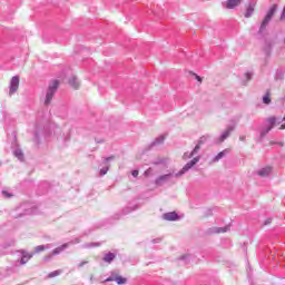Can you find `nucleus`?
Masks as SVG:
<instances>
[{
  "label": "nucleus",
  "mask_w": 285,
  "mask_h": 285,
  "mask_svg": "<svg viewBox=\"0 0 285 285\" xmlns=\"http://www.w3.org/2000/svg\"><path fill=\"white\" fill-rule=\"evenodd\" d=\"M266 124L268 126L261 130V139H264L268 135V132L272 131L273 128H275V124H277V118L275 116H272L266 119Z\"/></svg>",
  "instance_id": "20e7f679"
},
{
  "label": "nucleus",
  "mask_w": 285,
  "mask_h": 285,
  "mask_svg": "<svg viewBox=\"0 0 285 285\" xmlns=\"http://www.w3.org/2000/svg\"><path fill=\"white\" fill-rule=\"evenodd\" d=\"M58 89H59V80H52L51 83H49V87L47 89L45 106H50V102L52 101V97H55Z\"/></svg>",
  "instance_id": "f03ea898"
},
{
  "label": "nucleus",
  "mask_w": 285,
  "mask_h": 285,
  "mask_svg": "<svg viewBox=\"0 0 285 285\" xmlns=\"http://www.w3.org/2000/svg\"><path fill=\"white\" fill-rule=\"evenodd\" d=\"M13 137H17V134H16V132H13Z\"/></svg>",
  "instance_id": "c03bdc74"
},
{
  "label": "nucleus",
  "mask_w": 285,
  "mask_h": 285,
  "mask_svg": "<svg viewBox=\"0 0 285 285\" xmlns=\"http://www.w3.org/2000/svg\"><path fill=\"white\" fill-rule=\"evenodd\" d=\"M239 3H242V0H227L226 8H228V10H233V8H237Z\"/></svg>",
  "instance_id": "2eb2a0df"
},
{
  "label": "nucleus",
  "mask_w": 285,
  "mask_h": 285,
  "mask_svg": "<svg viewBox=\"0 0 285 285\" xmlns=\"http://www.w3.org/2000/svg\"><path fill=\"white\" fill-rule=\"evenodd\" d=\"M199 161V156L193 158L190 161H188L178 173H169V174H165L161 175L159 177H157L155 179V185L156 186H164L165 184H175V181L173 179H175V177H181V175H185L186 173H188V170H190L193 168V166H195L197 163Z\"/></svg>",
  "instance_id": "f257e3e1"
},
{
  "label": "nucleus",
  "mask_w": 285,
  "mask_h": 285,
  "mask_svg": "<svg viewBox=\"0 0 285 285\" xmlns=\"http://www.w3.org/2000/svg\"><path fill=\"white\" fill-rule=\"evenodd\" d=\"M108 170H110V165H106L105 167H102L100 169V177H104V175H107L108 174Z\"/></svg>",
  "instance_id": "5701e85b"
},
{
  "label": "nucleus",
  "mask_w": 285,
  "mask_h": 285,
  "mask_svg": "<svg viewBox=\"0 0 285 285\" xmlns=\"http://www.w3.org/2000/svg\"><path fill=\"white\" fill-rule=\"evenodd\" d=\"M52 258V256H47V257H45V262H49V259H51Z\"/></svg>",
  "instance_id": "4c0bfd02"
},
{
  "label": "nucleus",
  "mask_w": 285,
  "mask_h": 285,
  "mask_svg": "<svg viewBox=\"0 0 285 285\" xmlns=\"http://www.w3.org/2000/svg\"><path fill=\"white\" fill-rule=\"evenodd\" d=\"M145 176H148V170L145 171Z\"/></svg>",
  "instance_id": "79ce46f5"
},
{
  "label": "nucleus",
  "mask_w": 285,
  "mask_h": 285,
  "mask_svg": "<svg viewBox=\"0 0 285 285\" xmlns=\"http://www.w3.org/2000/svg\"><path fill=\"white\" fill-rule=\"evenodd\" d=\"M69 86H71V88H73L75 90L79 88V80H77V77L72 76L69 79Z\"/></svg>",
  "instance_id": "a211bd4d"
},
{
  "label": "nucleus",
  "mask_w": 285,
  "mask_h": 285,
  "mask_svg": "<svg viewBox=\"0 0 285 285\" xmlns=\"http://www.w3.org/2000/svg\"><path fill=\"white\" fill-rule=\"evenodd\" d=\"M36 137H39V134H38V132H36Z\"/></svg>",
  "instance_id": "37998d69"
},
{
  "label": "nucleus",
  "mask_w": 285,
  "mask_h": 285,
  "mask_svg": "<svg viewBox=\"0 0 285 285\" xmlns=\"http://www.w3.org/2000/svg\"><path fill=\"white\" fill-rule=\"evenodd\" d=\"M115 159V156H109L102 159V164H108L109 161H112Z\"/></svg>",
  "instance_id": "c756f323"
},
{
  "label": "nucleus",
  "mask_w": 285,
  "mask_h": 285,
  "mask_svg": "<svg viewBox=\"0 0 285 285\" xmlns=\"http://www.w3.org/2000/svg\"><path fill=\"white\" fill-rule=\"evenodd\" d=\"M255 12V4L249 3L246 8V12H245V19H250V17H253V13Z\"/></svg>",
  "instance_id": "4468645a"
},
{
  "label": "nucleus",
  "mask_w": 285,
  "mask_h": 285,
  "mask_svg": "<svg viewBox=\"0 0 285 285\" xmlns=\"http://www.w3.org/2000/svg\"><path fill=\"white\" fill-rule=\"evenodd\" d=\"M272 170L273 169L271 167H264V168H262L261 170L257 171V175L259 177H268V175H271Z\"/></svg>",
  "instance_id": "dca6fc26"
},
{
  "label": "nucleus",
  "mask_w": 285,
  "mask_h": 285,
  "mask_svg": "<svg viewBox=\"0 0 285 285\" xmlns=\"http://www.w3.org/2000/svg\"><path fill=\"white\" fill-rule=\"evenodd\" d=\"M86 264H88V261H82L78 264V268H83V266H86Z\"/></svg>",
  "instance_id": "2f4dec72"
},
{
  "label": "nucleus",
  "mask_w": 285,
  "mask_h": 285,
  "mask_svg": "<svg viewBox=\"0 0 285 285\" xmlns=\"http://www.w3.org/2000/svg\"><path fill=\"white\" fill-rule=\"evenodd\" d=\"M163 217L166 219V222H177V219H179V214L176 212H168L165 213Z\"/></svg>",
  "instance_id": "9d476101"
},
{
  "label": "nucleus",
  "mask_w": 285,
  "mask_h": 285,
  "mask_svg": "<svg viewBox=\"0 0 285 285\" xmlns=\"http://www.w3.org/2000/svg\"><path fill=\"white\" fill-rule=\"evenodd\" d=\"M13 156L17 157L19 161H23V150H21V148H16L13 150Z\"/></svg>",
  "instance_id": "6ab92c4d"
},
{
  "label": "nucleus",
  "mask_w": 285,
  "mask_h": 285,
  "mask_svg": "<svg viewBox=\"0 0 285 285\" xmlns=\"http://www.w3.org/2000/svg\"><path fill=\"white\" fill-rule=\"evenodd\" d=\"M239 141H246V136H239Z\"/></svg>",
  "instance_id": "e433bc0d"
},
{
  "label": "nucleus",
  "mask_w": 285,
  "mask_h": 285,
  "mask_svg": "<svg viewBox=\"0 0 285 285\" xmlns=\"http://www.w3.org/2000/svg\"><path fill=\"white\" fill-rule=\"evenodd\" d=\"M47 248H50V245H38L35 248V253H43V250H47Z\"/></svg>",
  "instance_id": "aec40b11"
},
{
  "label": "nucleus",
  "mask_w": 285,
  "mask_h": 285,
  "mask_svg": "<svg viewBox=\"0 0 285 285\" xmlns=\"http://www.w3.org/2000/svg\"><path fill=\"white\" fill-rule=\"evenodd\" d=\"M188 257H190V256L189 255H185V256H180L179 259L186 261V259H188Z\"/></svg>",
  "instance_id": "f704fd0d"
},
{
  "label": "nucleus",
  "mask_w": 285,
  "mask_h": 285,
  "mask_svg": "<svg viewBox=\"0 0 285 285\" xmlns=\"http://www.w3.org/2000/svg\"><path fill=\"white\" fill-rule=\"evenodd\" d=\"M204 138H200V140L198 141V144L195 146V148L191 150V153H185L183 156V159H190L191 157H195V155H197V153H199V150L202 149V144H204V141L202 140Z\"/></svg>",
  "instance_id": "0eeeda50"
},
{
  "label": "nucleus",
  "mask_w": 285,
  "mask_h": 285,
  "mask_svg": "<svg viewBox=\"0 0 285 285\" xmlns=\"http://www.w3.org/2000/svg\"><path fill=\"white\" fill-rule=\"evenodd\" d=\"M245 77H246L247 81H250V79H253V72H246Z\"/></svg>",
  "instance_id": "7c9ffc66"
},
{
  "label": "nucleus",
  "mask_w": 285,
  "mask_h": 285,
  "mask_svg": "<svg viewBox=\"0 0 285 285\" xmlns=\"http://www.w3.org/2000/svg\"><path fill=\"white\" fill-rule=\"evenodd\" d=\"M225 155H226V151H220V153H218V154L214 157L213 161H219V159H223V158L225 157Z\"/></svg>",
  "instance_id": "b1692460"
},
{
  "label": "nucleus",
  "mask_w": 285,
  "mask_h": 285,
  "mask_svg": "<svg viewBox=\"0 0 285 285\" xmlns=\"http://www.w3.org/2000/svg\"><path fill=\"white\" fill-rule=\"evenodd\" d=\"M195 77H196L197 81H202V77H199L197 75H195Z\"/></svg>",
  "instance_id": "58836bf2"
},
{
  "label": "nucleus",
  "mask_w": 285,
  "mask_h": 285,
  "mask_svg": "<svg viewBox=\"0 0 285 285\" xmlns=\"http://www.w3.org/2000/svg\"><path fill=\"white\" fill-rule=\"evenodd\" d=\"M228 230H230V225H227L225 227H213V228H208L206 230L207 235H217L219 233H228Z\"/></svg>",
  "instance_id": "423d86ee"
},
{
  "label": "nucleus",
  "mask_w": 285,
  "mask_h": 285,
  "mask_svg": "<svg viewBox=\"0 0 285 285\" xmlns=\"http://www.w3.org/2000/svg\"><path fill=\"white\" fill-rule=\"evenodd\" d=\"M35 254H30L26 250H21V259H20V264L23 266L24 264H28V262H30V259H32Z\"/></svg>",
  "instance_id": "9b49d317"
},
{
  "label": "nucleus",
  "mask_w": 285,
  "mask_h": 285,
  "mask_svg": "<svg viewBox=\"0 0 285 285\" xmlns=\"http://www.w3.org/2000/svg\"><path fill=\"white\" fill-rule=\"evenodd\" d=\"M97 246H101V243H89L85 244L83 248H96Z\"/></svg>",
  "instance_id": "393cba45"
},
{
  "label": "nucleus",
  "mask_w": 285,
  "mask_h": 285,
  "mask_svg": "<svg viewBox=\"0 0 285 285\" xmlns=\"http://www.w3.org/2000/svg\"><path fill=\"white\" fill-rule=\"evenodd\" d=\"M275 12H277V4H273L267 11V14L265 16L264 20L261 23V27L258 30L259 35H262V32L266 30V26L271 23V19H273V16L275 14Z\"/></svg>",
  "instance_id": "7ed1b4c3"
},
{
  "label": "nucleus",
  "mask_w": 285,
  "mask_h": 285,
  "mask_svg": "<svg viewBox=\"0 0 285 285\" xmlns=\"http://www.w3.org/2000/svg\"><path fill=\"white\" fill-rule=\"evenodd\" d=\"M115 278H112V276H109L108 278L105 279V283H108V282H112Z\"/></svg>",
  "instance_id": "c9c22d12"
},
{
  "label": "nucleus",
  "mask_w": 285,
  "mask_h": 285,
  "mask_svg": "<svg viewBox=\"0 0 285 285\" xmlns=\"http://www.w3.org/2000/svg\"><path fill=\"white\" fill-rule=\"evenodd\" d=\"M154 244H159V238L153 240Z\"/></svg>",
  "instance_id": "ea45409f"
},
{
  "label": "nucleus",
  "mask_w": 285,
  "mask_h": 285,
  "mask_svg": "<svg viewBox=\"0 0 285 285\" xmlns=\"http://www.w3.org/2000/svg\"><path fill=\"white\" fill-rule=\"evenodd\" d=\"M116 219H119V216L116 215Z\"/></svg>",
  "instance_id": "a18cd8bd"
},
{
  "label": "nucleus",
  "mask_w": 285,
  "mask_h": 285,
  "mask_svg": "<svg viewBox=\"0 0 285 285\" xmlns=\"http://www.w3.org/2000/svg\"><path fill=\"white\" fill-rule=\"evenodd\" d=\"M235 126H236L235 122L233 125L227 126L226 130L223 131V134L220 135L219 141H224L225 139H228V137H230V132L235 130Z\"/></svg>",
  "instance_id": "1a4fd4ad"
},
{
  "label": "nucleus",
  "mask_w": 285,
  "mask_h": 285,
  "mask_svg": "<svg viewBox=\"0 0 285 285\" xmlns=\"http://www.w3.org/2000/svg\"><path fill=\"white\" fill-rule=\"evenodd\" d=\"M41 186H42V187L48 186V183H47V181H43V183H41Z\"/></svg>",
  "instance_id": "a19ab883"
},
{
  "label": "nucleus",
  "mask_w": 285,
  "mask_h": 285,
  "mask_svg": "<svg viewBox=\"0 0 285 285\" xmlns=\"http://www.w3.org/2000/svg\"><path fill=\"white\" fill-rule=\"evenodd\" d=\"M2 196L4 197V199H10L14 195H12V193H10L8 190H2Z\"/></svg>",
  "instance_id": "a878e982"
},
{
  "label": "nucleus",
  "mask_w": 285,
  "mask_h": 285,
  "mask_svg": "<svg viewBox=\"0 0 285 285\" xmlns=\"http://www.w3.org/2000/svg\"><path fill=\"white\" fill-rule=\"evenodd\" d=\"M116 257H117V254L109 252L104 255L102 262H106V264H112Z\"/></svg>",
  "instance_id": "f8f14e48"
},
{
  "label": "nucleus",
  "mask_w": 285,
  "mask_h": 285,
  "mask_svg": "<svg viewBox=\"0 0 285 285\" xmlns=\"http://www.w3.org/2000/svg\"><path fill=\"white\" fill-rule=\"evenodd\" d=\"M131 175H132V177H139V170L134 169V170L131 171Z\"/></svg>",
  "instance_id": "473e14b6"
},
{
  "label": "nucleus",
  "mask_w": 285,
  "mask_h": 285,
  "mask_svg": "<svg viewBox=\"0 0 285 285\" xmlns=\"http://www.w3.org/2000/svg\"><path fill=\"white\" fill-rule=\"evenodd\" d=\"M132 210H135V208L127 207L122 209L121 215H128L129 213H132Z\"/></svg>",
  "instance_id": "c85d7f7f"
},
{
  "label": "nucleus",
  "mask_w": 285,
  "mask_h": 285,
  "mask_svg": "<svg viewBox=\"0 0 285 285\" xmlns=\"http://www.w3.org/2000/svg\"><path fill=\"white\" fill-rule=\"evenodd\" d=\"M20 208L24 212L17 217H23V215H37V208L30 204H22L20 205Z\"/></svg>",
  "instance_id": "39448f33"
},
{
  "label": "nucleus",
  "mask_w": 285,
  "mask_h": 285,
  "mask_svg": "<svg viewBox=\"0 0 285 285\" xmlns=\"http://www.w3.org/2000/svg\"><path fill=\"white\" fill-rule=\"evenodd\" d=\"M165 140H166V136L165 135L158 136L157 138L154 139V141H151L150 148H153L155 146H160V144H164Z\"/></svg>",
  "instance_id": "ddd939ff"
},
{
  "label": "nucleus",
  "mask_w": 285,
  "mask_h": 285,
  "mask_svg": "<svg viewBox=\"0 0 285 285\" xmlns=\"http://www.w3.org/2000/svg\"><path fill=\"white\" fill-rule=\"evenodd\" d=\"M273 222V218H267L264 223V226H268Z\"/></svg>",
  "instance_id": "72a5a7b5"
},
{
  "label": "nucleus",
  "mask_w": 285,
  "mask_h": 285,
  "mask_svg": "<svg viewBox=\"0 0 285 285\" xmlns=\"http://www.w3.org/2000/svg\"><path fill=\"white\" fill-rule=\"evenodd\" d=\"M115 282H116V284H118V285H124V284H126V282H128V279H126V278L122 277V276H116V277H115Z\"/></svg>",
  "instance_id": "4be33fe9"
},
{
  "label": "nucleus",
  "mask_w": 285,
  "mask_h": 285,
  "mask_svg": "<svg viewBox=\"0 0 285 285\" xmlns=\"http://www.w3.org/2000/svg\"><path fill=\"white\" fill-rule=\"evenodd\" d=\"M263 104H271V94H266L264 97H263Z\"/></svg>",
  "instance_id": "bb28decb"
},
{
  "label": "nucleus",
  "mask_w": 285,
  "mask_h": 285,
  "mask_svg": "<svg viewBox=\"0 0 285 285\" xmlns=\"http://www.w3.org/2000/svg\"><path fill=\"white\" fill-rule=\"evenodd\" d=\"M68 248V243L62 244L59 247H56L52 252L51 255H60V253H63V250Z\"/></svg>",
  "instance_id": "f3484780"
},
{
  "label": "nucleus",
  "mask_w": 285,
  "mask_h": 285,
  "mask_svg": "<svg viewBox=\"0 0 285 285\" xmlns=\"http://www.w3.org/2000/svg\"><path fill=\"white\" fill-rule=\"evenodd\" d=\"M9 95H14L19 90V76H13L9 86Z\"/></svg>",
  "instance_id": "6e6552de"
},
{
  "label": "nucleus",
  "mask_w": 285,
  "mask_h": 285,
  "mask_svg": "<svg viewBox=\"0 0 285 285\" xmlns=\"http://www.w3.org/2000/svg\"><path fill=\"white\" fill-rule=\"evenodd\" d=\"M61 273H62L61 269H57V271L50 272L48 274V277H49V279H52V277H59V275H61Z\"/></svg>",
  "instance_id": "412c9836"
},
{
  "label": "nucleus",
  "mask_w": 285,
  "mask_h": 285,
  "mask_svg": "<svg viewBox=\"0 0 285 285\" xmlns=\"http://www.w3.org/2000/svg\"><path fill=\"white\" fill-rule=\"evenodd\" d=\"M271 48H273V45L271 42H268L265 48V52H266L267 57H271Z\"/></svg>",
  "instance_id": "cd10ccee"
}]
</instances>
